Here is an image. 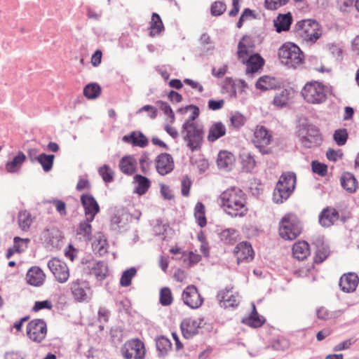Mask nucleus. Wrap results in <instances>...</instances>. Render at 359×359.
Masks as SVG:
<instances>
[{
	"instance_id": "f257e3e1",
	"label": "nucleus",
	"mask_w": 359,
	"mask_h": 359,
	"mask_svg": "<svg viewBox=\"0 0 359 359\" xmlns=\"http://www.w3.org/2000/svg\"><path fill=\"white\" fill-rule=\"evenodd\" d=\"M247 196L242 189L232 187L226 189L219 196L221 208L231 217H245L249 211Z\"/></svg>"
},
{
	"instance_id": "f03ea898",
	"label": "nucleus",
	"mask_w": 359,
	"mask_h": 359,
	"mask_svg": "<svg viewBox=\"0 0 359 359\" xmlns=\"http://www.w3.org/2000/svg\"><path fill=\"white\" fill-rule=\"evenodd\" d=\"M196 116L198 113H194L188 118L183 124L181 131L187 146L191 151L201 148L203 137V129L194 121Z\"/></svg>"
},
{
	"instance_id": "7ed1b4c3",
	"label": "nucleus",
	"mask_w": 359,
	"mask_h": 359,
	"mask_svg": "<svg viewBox=\"0 0 359 359\" xmlns=\"http://www.w3.org/2000/svg\"><path fill=\"white\" fill-rule=\"evenodd\" d=\"M281 64L287 68L296 69L304 63V54L300 48L290 42L283 43L278 50Z\"/></svg>"
},
{
	"instance_id": "20e7f679",
	"label": "nucleus",
	"mask_w": 359,
	"mask_h": 359,
	"mask_svg": "<svg viewBox=\"0 0 359 359\" xmlns=\"http://www.w3.org/2000/svg\"><path fill=\"white\" fill-rule=\"evenodd\" d=\"M297 177L293 172H283L278 181L273 194V200L276 203L286 201L295 189Z\"/></svg>"
},
{
	"instance_id": "39448f33",
	"label": "nucleus",
	"mask_w": 359,
	"mask_h": 359,
	"mask_svg": "<svg viewBox=\"0 0 359 359\" xmlns=\"http://www.w3.org/2000/svg\"><path fill=\"white\" fill-rule=\"evenodd\" d=\"M297 35L307 44L312 45L322 36L320 24L311 19L303 20L296 24Z\"/></svg>"
},
{
	"instance_id": "423d86ee",
	"label": "nucleus",
	"mask_w": 359,
	"mask_h": 359,
	"mask_svg": "<svg viewBox=\"0 0 359 359\" xmlns=\"http://www.w3.org/2000/svg\"><path fill=\"white\" fill-rule=\"evenodd\" d=\"M301 95L307 103L322 104L327 100L326 86L317 81H308L302 88Z\"/></svg>"
},
{
	"instance_id": "0eeeda50",
	"label": "nucleus",
	"mask_w": 359,
	"mask_h": 359,
	"mask_svg": "<svg viewBox=\"0 0 359 359\" xmlns=\"http://www.w3.org/2000/svg\"><path fill=\"white\" fill-rule=\"evenodd\" d=\"M278 233L284 240L296 239L302 233V226L297 217L292 214L284 215L279 222Z\"/></svg>"
},
{
	"instance_id": "6e6552de",
	"label": "nucleus",
	"mask_w": 359,
	"mask_h": 359,
	"mask_svg": "<svg viewBox=\"0 0 359 359\" xmlns=\"http://www.w3.org/2000/svg\"><path fill=\"white\" fill-rule=\"evenodd\" d=\"M273 141V135L264 126L258 125L253 130L251 142L262 154H272V149L269 145Z\"/></svg>"
},
{
	"instance_id": "1a4fd4ad",
	"label": "nucleus",
	"mask_w": 359,
	"mask_h": 359,
	"mask_svg": "<svg viewBox=\"0 0 359 359\" xmlns=\"http://www.w3.org/2000/svg\"><path fill=\"white\" fill-rule=\"evenodd\" d=\"M121 353L124 359H144L145 345L138 338L128 339L121 346Z\"/></svg>"
},
{
	"instance_id": "9d476101",
	"label": "nucleus",
	"mask_w": 359,
	"mask_h": 359,
	"mask_svg": "<svg viewBox=\"0 0 359 359\" xmlns=\"http://www.w3.org/2000/svg\"><path fill=\"white\" fill-rule=\"evenodd\" d=\"M27 337L36 344L42 343L48 334L46 322L41 318H35L30 320L26 327Z\"/></svg>"
},
{
	"instance_id": "9b49d317",
	"label": "nucleus",
	"mask_w": 359,
	"mask_h": 359,
	"mask_svg": "<svg viewBox=\"0 0 359 359\" xmlns=\"http://www.w3.org/2000/svg\"><path fill=\"white\" fill-rule=\"evenodd\" d=\"M70 290L74 299L78 302H88L91 299V288L88 281L82 279L73 280Z\"/></svg>"
},
{
	"instance_id": "f8f14e48",
	"label": "nucleus",
	"mask_w": 359,
	"mask_h": 359,
	"mask_svg": "<svg viewBox=\"0 0 359 359\" xmlns=\"http://www.w3.org/2000/svg\"><path fill=\"white\" fill-rule=\"evenodd\" d=\"M48 266L57 282L65 283L68 280L70 273L69 267L65 262L53 258L48 262Z\"/></svg>"
},
{
	"instance_id": "ddd939ff",
	"label": "nucleus",
	"mask_w": 359,
	"mask_h": 359,
	"mask_svg": "<svg viewBox=\"0 0 359 359\" xmlns=\"http://www.w3.org/2000/svg\"><path fill=\"white\" fill-rule=\"evenodd\" d=\"M202 323L203 320L199 318L190 317L184 319L180 324L183 337L186 339L194 337L198 333Z\"/></svg>"
},
{
	"instance_id": "4468645a",
	"label": "nucleus",
	"mask_w": 359,
	"mask_h": 359,
	"mask_svg": "<svg viewBox=\"0 0 359 359\" xmlns=\"http://www.w3.org/2000/svg\"><path fill=\"white\" fill-rule=\"evenodd\" d=\"M184 303L191 309L200 307L203 299L194 285H189L182 292Z\"/></svg>"
},
{
	"instance_id": "2eb2a0df",
	"label": "nucleus",
	"mask_w": 359,
	"mask_h": 359,
	"mask_svg": "<svg viewBox=\"0 0 359 359\" xmlns=\"http://www.w3.org/2000/svg\"><path fill=\"white\" fill-rule=\"evenodd\" d=\"M233 255L236 257L237 264L249 262L254 258L255 252L251 244L243 241L236 245L233 250Z\"/></svg>"
},
{
	"instance_id": "dca6fc26",
	"label": "nucleus",
	"mask_w": 359,
	"mask_h": 359,
	"mask_svg": "<svg viewBox=\"0 0 359 359\" xmlns=\"http://www.w3.org/2000/svg\"><path fill=\"white\" fill-rule=\"evenodd\" d=\"M81 201L84 208L86 218L88 222H93L95 215L100 212V207L95 198L90 194H83Z\"/></svg>"
},
{
	"instance_id": "f3484780",
	"label": "nucleus",
	"mask_w": 359,
	"mask_h": 359,
	"mask_svg": "<svg viewBox=\"0 0 359 359\" xmlns=\"http://www.w3.org/2000/svg\"><path fill=\"white\" fill-rule=\"evenodd\" d=\"M156 169L161 175L171 172L174 168V161L171 155L167 153L159 154L155 160Z\"/></svg>"
},
{
	"instance_id": "a211bd4d",
	"label": "nucleus",
	"mask_w": 359,
	"mask_h": 359,
	"mask_svg": "<svg viewBox=\"0 0 359 359\" xmlns=\"http://www.w3.org/2000/svg\"><path fill=\"white\" fill-rule=\"evenodd\" d=\"M221 307H236L238 304V294L233 289H224L217 295Z\"/></svg>"
},
{
	"instance_id": "6ab92c4d",
	"label": "nucleus",
	"mask_w": 359,
	"mask_h": 359,
	"mask_svg": "<svg viewBox=\"0 0 359 359\" xmlns=\"http://www.w3.org/2000/svg\"><path fill=\"white\" fill-rule=\"evenodd\" d=\"M323 141L322 135L319 129L313 126L307 128L306 133L302 138L303 144L309 148L320 145Z\"/></svg>"
},
{
	"instance_id": "aec40b11",
	"label": "nucleus",
	"mask_w": 359,
	"mask_h": 359,
	"mask_svg": "<svg viewBox=\"0 0 359 359\" xmlns=\"http://www.w3.org/2000/svg\"><path fill=\"white\" fill-rule=\"evenodd\" d=\"M246 67V74H254L262 68L264 60L258 53H254L241 62Z\"/></svg>"
},
{
	"instance_id": "412c9836",
	"label": "nucleus",
	"mask_w": 359,
	"mask_h": 359,
	"mask_svg": "<svg viewBox=\"0 0 359 359\" xmlns=\"http://www.w3.org/2000/svg\"><path fill=\"white\" fill-rule=\"evenodd\" d=\"M26 280L28 284L39 287L45 282L46 274L39 266H32L27 272Z\"/></svg>"
},
{
	"instance_id": "4be33fe9",
	"label": "nucleus",
	"mask_w": 359,
	"mask_h": 359,
	"mask_svg": "<svg viewBox=\"0 0 359 359\" xmlns=\"http://www.w3.org/2000/svg\"><path fill=\"white\" fill-rule=\"evenodd\" d=\"M359 278L355 273L344 274L339 280V287L345 292H352L355 290Z\"/></svg>"
},
{
	"instance_id": "5701e85b",
	"label": "nucleus",
	"mask_w": 359,
	"mask_h": 359,
	"mask_svg": "<svg viewBox=\"0 0 359 359\" xmlns=\"http://www.w3.org/2000/svg\"><path fill=\"white\" fill-rule=\"evenodd\" d=\"M339 219L338 211L332 207L324 208L319 215V222L325 227H329Z\"/></svg>"
},
{
	"instance_id": "b1692460",
	"label": "nucleus",
	"mask_w": 359,
	"mask_h": 359,
	"mask_svg": "<svg viewBox=\"0 0 359 359\" xmlns=\"http://www.w3.org/2000/svg\"><path fill=\"white\" fill-rule=\"evenodd\" d=\"M235 161V156L231 152L222 150L217 155V164L219 169L229 170L234 165Z\"/></svg>"
},
{
	"instance_id": "393cba45",
	"label": "nucleus",
	"mask_w": 359,
	"mask_h": 359,
	"mask_svg": "<svg viewBox=\"0 0 359 359\" xmlns=\"http://www.w3.org/2000/svg\"><path fill=\"white\" fill-rule=\"evenodd\" d=\"M253 53V45L249 37L243 36L238 44L237 57L240 62Z\"/></svg>"
},
{
	"instance_id": "a878e982",
	"label": "nucleus",
	"mask_w": 359,
	"mask_h": 359,
	"mask_svg": "<svg viewBox=\"0 0 359 359\" xmlns=\"http://www.w3.org/2000/svg\"><path fill=\"white\" fill-rule=\"evenodd\" d=\"M123 141L134 147L144 148L148 145L147 137L140 131H133L128 135L123 137Z\"/></svg>"
},
{
	"instance_id": "bb28decb",
	"label": "nucleus",
	"mask_w": 359,
	"mask_h": 359,
	"mask_svg": "<svg viewBox=\"0 0 359 359\" xmlns=\"http://www.w3.org/2000/svg\"><path fill=\"white\" fill-rule=\"evenodd\" d=\"M137 161L132 156H123L119 161L121 171L128 175H132L136 171Z\"/></svg>"
},
{
	"instance_id": "cd10ccee",
	"label": "nucleus",
	"mask_w": 359,
	"mask_h": 359,
	"mask_svg": "<svg viewBox=\"0 0 359 359\" xmlns=\"http://www.w3.org/2000/svg\"><path fill=\"white\" fill-rule=\"evenodd\" d=\"M88 268L90 274L94 276L98 280H104L107 276V266L102 261L93 263Z\"/></svg>"
},
{
	"instance_id": "c85d7f7f",
	"label": "nucleus",
	"mask_w": 359,
	"mask_h": 359,
	"mask_svg": "<svg viewBox=\"0 0 359 359\" xmlns=\"http://www.w3.org/2000/svg\"><path fill=\"white\" fill-rule=\"evenodd\" d=\"M226 127L222 122H215L210 126L208 130L207 139L213 142L226 134Z\"/></svg>"
},
{
	"instance_id": "c756f323",
	"label": "nucleus",
	"mask_w": 359,
	"mask_h": 359,
	"mask_svg": "<svg viewBox=\"0 0 359 359\" xmlns=\"http://www.w3.org/2000/svg\"><path fill=\"white\" fill-rule=\"evenodd\" d=\"M294 257L299 260H303L310 255L309 243L304 241L296 242L292 247Z\"/></svg>"
},
{
	"instance_id": "7c9ffc66",
	"label": "nucleus",
	"mask_w": 359,
	"mask_h": 359,
	"mask_svg": "<svg viewBox=\"0 0 359 359\" xmlns=\"http://www.w3.org/2000/svg\"><path fill=\"white\" fill-rule=\"evenodd\" d=\"M264 322L265 318L259 315L255 304L252 305V310L250 315L242 320L243 323L252 327H259L264 323Z\"/></svg>"
},
{
	"instance_id": "2f4dec72",
	"label": "nucleus",
	"mask_w": 359,
	"mask_h": 359,
	"mask_svg": "<svg viewBox=\"0 0 359 359\" xmlns=\"http://www.w3.org/2000/svg\"><path fill=\"white\" fill-rule=\"evenodd\" d=\"M292 22V18L290 13L287 14H280L274 20V25L278 32L287 31Z\"/></svg>"
},
{
	"instance_id": "473e14b6",
	"label": "nucleus",
	"mask_w": 359,
	"mask_h": 359,
	"mask_svg": "<svg viewBox=\"0 0 359 359\" xmlns=\"http://www.w3.org/2000/svg\"><path fill=\"white\" fill-rule=\"evenodd\" d=\"M163 29L164 26L161 17L158 14L154 13L149 23V35L152 37L155 36L160 34Z\"/></svg>"
},
{
	"instance_id": "72a5a7b5",
	"label": "nucleus",
	"mask_w": 359,
	"mask_h": 359,
	"mask_svg": "<svg viewBox=\"0 0 359 359\" xmlns=\"http://www.w3.org/2000/svg\"><path fill=\"white\" fill-rule=\"evenodd\" d=\"M341 184L346 191L353 193L358 187V182L354 175L350 172H345L341 177Z\"/></svg>"
},
{
	"instance_id": "f704fd0d",
	"label": "nucleus",
	"mask_w": 359,
	"mask_h": 359,
	"mask_svg": "<svg viewBox=\"0 0 359 359\" xmlns=\"http://www.w3.org/2000/svg\"><path fill=\"white\" fill-rule=\"evenodd\" d=\"M255 86L257 89L267 90L276 88L278 86V82L273 77L264 76L257 80Z\"/></svg>"
},
{
	"instance_id": "c9c22d12",
	"label": "nucleus",
	"mask_w": 359,
	"mask_h": 359,
	"mask_svg": "<svg viewBox=\"0 0 359 359\" xmlns=\"http://www.w3.org/2000/svg\"><path fill=\"white\" fill-rule=\"evenodd\" d=\"M242 166L246 171L252 170L257 165L255 156L250 151H244L240 154Z\"/></svg>"
},
{
	"instance_id": "e433bc0d",
	"label": "nucleus",
	"mask_w": 359,
	"mask_h": 359,
	"mask_svg": "<svg viewBox=\"0 0 359 359\" xmlns=\"http://www.w3.org/2000/svg\"><path fill=\"white\" fill-rule=\"evenodd\" d=\"M134 182L137 184L135 192L139 195L144 194L151 186L150 180L141 175H135Z\"/></svg>"
},
{
	"instance_id": "4c0bfd02",
	"label": "nucleus",
	"mask_w": 359,
	"mask_h": 359,
	"mask_svg": "<svg viewBox=\"0 0 359 359\" xmlns=\"http://www.w3.org/2000/svg\"><path fill=\"white\" fill-rule=\"evenodd\" d=\"M107 241L104 238L102 234L97 235L95 240L92 243V248L95 253L100 256L105 255L107 252Z\"/></svg>"
},
{
	"instance_id": "58836bf2",
	"label": "nucleus",
	"mask_w": 359,
	"mask_h": 359,
	"mask_svg": "<svg viewBox=\"0 0 359 359\" xmlns=\"http://www.w3.org/2000/svg\"><path fill=\"white\" fill-rule=\"evenodd\" d=\"M26 159V156L22 151L18 152V155L12 161H8L6 164V170L8 172H14L19 170L22 164Z\"/></svg>"
},
{
	"instance_id": "ea45409f",
	"label": "nucleus",
	"mask_w": 359,
	"mask_h": 359,
	"mask_svg": "<svg viewBox=\"0 0 359 359\" xmlns=\"http://www.w3.org/2000/svg\"><path fill=\"white\" fill-rule=\"evenodd\" d=\"M18 220L20 228L23 231H27L32 224L33 218L29 212L22 210L18 214Z\"/></svg>"
},
{
	"instance_id": "a19ab883",
	"label": "nucleus",
	"mask_w": 359,
	"mask_h": 359,
	"mask_svg": "<svg viewBox=\"0 0 359 359\" xmlns=\"http://www.w3.org/2000/svg\"><path fill=\"white\" fill-rule=\"evenodd\" d=\"M194 217L198 226L202 228L206 226L205 208V205L201 202H198L195 205Z\"/></svg>"
},
{
	"instance_id": "79ce46f5",
	"label": "nucleus",
	"mask_w": 359,
	"mask_h": 359,
	"mask_svg": "<svg viewBox=\"0 0 359 359\" xmlns=\"http://www.w3.org/2000/svg\"><path fill=\"white\" fill-rule=\"evenodd\" d=\"M90 222L86 218L85 221L80 222L79 227L76 229V234L88 241L90 240L92 233Z\"/></svg>"
},
{
	"instance_id": "37998d69",
	"label": "nucleus",
	"mask_w": 359,
	"mask_h": 359,
	"mask_svg": "<svg viewBox=\"0 0 359 359\" xmlns=\"http://www.w3.org/2000/svg\"><path fill=\"white\" fill-rule=\"evenodd\" d=\"M101 94V87L99 84L91 83L83 88V95L90 100L95 99Z\"/></svg>"
},
{
	"instance_id": "c03bdc74",
	"label": "nucleus",
	"mask_w": 359,
	"mask_h": 359,
	"mask_svg": "<svg viewBox=\"0 0 359 359\" xmlns=\"http://www.w3.org/2000/svg\"><path fill=\"white\" fill-rule=\"evenodd\" d=\"M54 158V155H48L43 153L39 154L37 157H36V160L41 164V165L43 168V170L45 172H48L52 169Z\"/></svg>"
},
{
	"instance_id": "a18cd8bd",
	"label": "nucleus",
	"mask_w": 359,
	"mask_h": 359,
	"mask_svg": "<svg viewBox=\"0 0 359 359\" xmlns=\"http://www.w3.org/2000/svg\"><path fill=\"white\" fill-rule=\"evenodd\" d=\"M290 100V91L287 89H284L275 95L273 103L276 107H283L287 104Z\"/></svg>"
},
{
	"instance_id": "49530a36",
	"label": "nucleus",
	"mask_w": 359,
	"mask_h": 359,
	"mask_svg": "<svg viewBox=\"0 0 359 359\" xmlns=\"http://www.w3.org/2000/svg\"><path fill=\"white\" fill-rule=\"evenodd\" d=\"M156 348L159 354L164 355L171 350L172 344L168 338L161 336L156 339Z\"/></svg>"
},
{
	"instance_id": "de8ad7c7",
	"label": "nucleus",
	"mask_w": 359,
	"mask_h": 359,
	"mask_svg": "<svg viewBox=\"0 0 359 359\" xmlns=\"http://www.w3.org/2000/svg\"><path fill=\"white\" fill-rule=\"evenodd\" d=\"M330 255V250L327 245L320 244L317 246L316 251L313 257V261L316 264L322 263Z\"/></svg>"
},
{
	"instance_id": "09e8293b",
	"label": "nucleus",
	"mask_w": 359,
	"mask_h": 359,
	"mask_svg": "<svg viewBox=\"0 0 359 359\" xmlns=\"http://www.w3.org/2000/svg\"><path fill=\"white\" fill-rule=\"evenodd\" d=\"M238 231L233 229L222 231L220 233L221 240L226 244H233L237 241Z\"/></svg>"
},
{
	"instance_id": "8fccbe9b",
	"label": "nucleus",
	"mask_w": 359,
	"mask_h": 359,
	"mask_svg": "<svg viewBox=\"0 0 359 359\" xmlns=\"http://www.w3.org/2000/svg\"><path fill=\"white\" fill-rule=\"evenodd\" d=\"M137 270L131 267L124 271L120 278V285L123 287H128L131 284L132 279L135 276Z\"/></svg>"
},
{
	"instance_id": "3c124183",
	"label": "nucleus",
	"mask_w": 359,
	"mask_h": 359,
	"mask_svg": "<svg viewBox=\"0 0 359 359\" xmlns=\"http://www.w3.org/2000/svg\"><path fill=\"white\" fill-rule=\"evenodd\" d=\"M348 137V131L345 128L336 130L333 134V139L339 146L344 145L347 142Z\"/></svg>"
},
{
	"instance_id": "603ef678",
	"label": "nucleus",
	"mask_w": 359,
	"mask_h": 359,
	"mask_svg": "<svg viewBox=\"0 0 359 359\" xmlns=\"http://www.w3.org/2000/svg\"><path fill=\"white\" fill-rule=\"evenodd\" d=\"M100 175L106 183H109L114 180V172L107 165H104L98 170Z\"/></svg>"
},
{
	"instance_id": "864d4df0",
	"label": "nucleus",
	"mask_w": 359,
	"mask_h": 359,
	"mask_svg": "<svg viewBox=\"0 0 359 359\" xmlns=\"http://www.w3.org/2000/svg\"><path fill=\"white\" fill-rule=\"evenodd\" d=\"M172 296L170 290L168 287H163L160 292V302L163 306L171 304Z\"/></svg>"
},
{
	"instance_id": "5fc2aeb1",
	"label": "nucleus",
	"mask_w": 359,
	"mask_h": 359,
	"mask_svg": "<svg viewBox=\"0 0 359 359\" xmlns=\"http://www.w3.org/2000/svg\"><path fill=\"white\" fill-rule=\"evenodd\" d=\"M226 9V4L219 1H215L210 8L211 14L214 16H219L223 14Z\"/></svg>"
},
{
	"instance_id": "6e6d98bb",
	"label": "nucleus",
	"mask_w": 359,
	"mask_h": 359,
	"mask_svg": "<svg viewBox=\"0 0 359 359\" xmlns=\"http://www.w3.org/2000/svg\"><path fill=\"white\" fill-rule=\"evenodd\" d=\"M311 167L314 173H316L322 177L325 176L327 173V166L324 163L313 161L311 163Z\"/></svg>"
},
{
	"instance_id": "4d7b16f0",
	"label": "nucleus",
	"mask_w": 359,
	"mask_h": 359,
	"mask_svg": "<svg viewBox=\"0 0 359 359\" xmlns=\"http://www.w3.org/2000/svg\"><path fill=\"white\" fill-rule=\"evenodd\" d=\"M52 302L50 300L36 301L32 308L34 312H38L42 309L51 310L53 309Z\"/></svg>"
},
{
	"instance_id": "13d9d810",
	"label": "nucleus",
	"mask_w": 359,
	"mask_h": 359,
	"mask_svg": "<svg viewBox=\"0 0 359 359\" xmlns=\"http://www.w3.org/2000/svg\"><path fill=\"white\" fill-rule=\"evenodd\" d=\"M231 123L235 128H240L244 126L246 118L245 117L239 112H236L231 116Z\"/></svg>"
},
{
	"instance_id": "bf43d9fd",
	"label": "nucleus",
	"mask_w": 359,
	"mask_h": 359,
	"mask_svg": "<svg viewBox=\"0 0 359 359\" xmlns=\"http://www.w3.org/2000/svg\"><path fill=\"white\" fill-rule=\"evenodd\" d=\"M157 103L159 104L160 109L163 111L164 114H166L170 118V122L171 123H173L175 118L174 112L172 111L170 105L168 103L163 101H158L157 102Z\"/></svg>"
},
{
	"instance_id": "052dcab7",
	"label": "nucleus",
	"mask_w": 359,
	"mask_h": 359,
	"mask_svg": "<svg viewBox=\"0 0 359 359\" xmlns=\"http://www.w3.org/2000/svg\"><path fill=\"white\" fill-rule=\"evenodd\" d=\"M288 1L289 0H265V7L269 10H276Z\"/></svg>"
},
{
	"instance_id": "680f3d73",
	"label": "nucleus",
	"mask_w": 359,
	"mask_h": 359,
	"mask_svg": "<svg viewBox=\"0 0 359 359\" xmlns=\"http://www.w3.org/2000/svg\"><path fill=\"white\" fill-rule=\"evenodd\" d=\"M184 257H185L184 259V262H185V263L188 262V265L189 266L197 264L198 262H200V260L201 259V257L200 255H198L196 252H189L188 253V255L185 254Z\"/></svg>"
},
{
	"instance_id": "e2e57ef3",
	"label": "nucleus",
	"mask_w": 359,
	"mask_h": 359,
	"mask_svg": "<svg viewBox=\"0 0 359 359\" xmlns=\"http://www.w3.org/2000/svg\"><path fill=\"white\" fill-rule=\"evenodd\" d=\"M355 4V0H337V6L343 12H347Z\"/></svg>"
},
{
	"instance_id": "0e129e2a",
	"label": "nucleus",
	"mask_w": 359,
	"mask_h": 359,
	"mask_svg": "<svg viewBox=\"0 0 359 359\" xmlns=\"http://www.w3.org/2000/svg\"><path fill=\"white\" fill-rule=\"evenodd\" d=\"M355 340L353 339H348L347 340H345L333 348L334 351H340L343 350L348 349L354 343Z\"/></svg>"
},
{
	"instance_id": "69168bd1",
	"label": "nucleus",
	"mask_w": 359,
	"mask_h": 359,
	"mask_svg": "<svg viewBox=\"0 0 359 359\" xmlns=\"http://www.w3.org/2000/svg\"><path fill=\"white\" fill-rule=\"evenodd\" d=\"M182 194L184 196H188L191 185V181L188 177H185L182 180Z\"/></svg>"
},
{
	"instance_id": "338daca9",
	"label": "nucleus",
	"mask_w": 359,
	"mask_h": 359,
	"mask_svg": "<svg viewBox=\"0 0 359 359\" xmlns=\"http://www.w3.org/2000/svg\"><path fill=\"white\" fill-rule=\"evenodd\" d=\"M342 153L340 150L336 151L333 149H328L326 152V156L330 161H336L342 156Z\"/></svg>"
},
{
	"instance_id": "774afa93",
	"label": "nucleus",
	"mask_w": 359,
	"mask_h": 359,
	"mask_svg": "<svg viewBox=\"0 0 359 359\" xmlns=\"http://www.w3.org/2000/svg\"><path fill=\"white\" fill-rule=\"evenodd\" d=\"M52 203L55 205L57 211L60 213V215H66L67 210L66 204L65 202L60 200H53Z\"/></svg>"
}]
</instances>
